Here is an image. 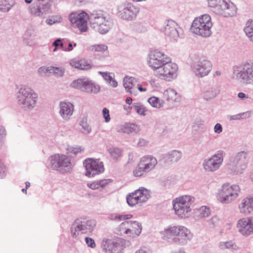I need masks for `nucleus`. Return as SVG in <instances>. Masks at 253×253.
I'll list each match as a JSON object with an SVG mask.
<instances>
[{
    "label": "nucleus",
    "mask_w": 253,
    "mask_h": 253,
    "mask_svg": "<svg viewBox=\"0 0 253 253\" xmlns=\"http://www.w3.org/2000/svg\"><path fill=\"white\" fill-rule=\"evenodd\" d=\"M139 131L138 126L134 123H127L120 126L118 131L126 133H137Z\"/></svg>",
    "instance_id": "33"
},
{
    "label": "nucleus",
    "mask_w": 253,
    "mask_h": 253,
    "mask_svg": "<svg viewBox=\"0 0 253 253\" xmlns=\"http://www.w3.org/2000/svg\"><path fill=\"white\" fill-rule=\"evenodd\" d=\"M7 171L6 168L3 165L0 161V177L2 178L5 175Z\"/></svg>",
    "instance_id": "58"
},
{
    "label": "nucleus",
    "mask_w": 253,
    "mask_h": 253,
    "mask_svg": "<svg viewBox=\"0 0 253 253\" xmlns=\"http://www.w3.org/2000/svg\"><path fill=\"white\" fill-rule=\"evenodd\" d=\"M6 135V130L2 126H0V139L4 140Z\"/></svg>",
    "instance_id": "61"
},
{
    "label": "nucleus",
    "mask_w": 253,
    "mask_h": 253,
    "mask_svg": "<svg viewBox=\"0 0 253 253\" xmlns=\"http://www.w3.org/2000/svg\"><path fill=\"white\" fill-rule=\"evenodd\" d=\"M191 68L197 77L203 78L208 76L212 70V63L207 58H200L193 62Z\"/></svg>",
    "instance_id": "15"
},
{
    "label": "nucleus",
    "mask_w": 253,
    "mask_h": 253,
    "mask_svg": "<svg viewBox=\"0 0 253 253\" xmlns=\"http://www.w3.org/2000/svg\"><path fill=\"white\" fill-rule=\"evenodd\" d=\"M238 231L244 236H249L253 233V218H242L237 224Z\"/></svg>",
    "instance_id": "23"
},
{
    "label": "nucleus",
    "mask_w": 253,
    "mask_h": 253,
    "mask_svg": "<svg viewBox=\"0 0 253 253\" xmlns=\"http://www.w3.org/2000/svg\"><path fill=\"white\" fill-rule=\"evenodd\" d=\"M131 108L133 109L137 113L140 115H145V112L146 111L145 107L140 103H134L132 104Z\"/></svg>",
    "instance_id": "44"
},
{
    "label": "nucleus",
    "mask_w": 253,
    "mask_h": 253,
    "mask_svg": "<svg viewBox=\"0 0 253 253\" xmlns=\"http://www.w3.org/2000/svg\"><path fill=\"white\" fill-rule=\"evenodd\" d=\"M220 88V86L218 84H213L204 88L203 91V98L206 100L213 99L219 94Z\"/></svg>",
    "instance_id": "27"
},
{
    "label": "nucleus",
    "mask_w": 253,
    "mask_h": 253,
    "mask_svg": "<svg viewBox=\"0 0 253 253\" xmlns=\"http://www.w3.org/2000/svg\"><path fill=\"white\" fill-rule=\"evenodd\" d=\"M84 150L81 146H76V147H71L70 146L68 148V150L70 153H73L75 155L78 154L79 153H81Z\"/></svg>",
    "instance_id": "51"
},
{
    "label": "nucleus",
    "mask_w": 253,
    "mask_h": 253,
    "mask_svg": "<svg viewBox=\"0 0 253 253\" xmlns=\"http://www.w3.org/2000/svg\"><path fill=\"white\" fill-rule=\"evenodd\" d=\"M218 247L222 250H228L232 252L237 251L240 249V248L234 240L220 242L219 243Z\"/></svg>",
    "instance_id": "34"
},
{
    "label": "nucleus",
    "mask_w": 253,
    "mask_h": 253,
    "mask_svg": "<svg viewBox=\"0 0 253 253\" xmlns=\"http://www.w3.org/2000/svg\"><path fill=\"white\" fill-rule=\"evenodd\" d=\"M132 216V215L130 214L124 215H117L115 216L114 219L121 221L122 220L129 219L131 218Z\"/></svg>",
    "instance_id": "57"
},
{
    "label": "nucleus",
    "mask_w": 253,
    "mask_h": 253,
    "mask_svg": "<svg viewBox=\"0 0 253 253\" xmlns=\"http://www.w3.org/2000/svg\"><path fill=\"white\" fill-rule=\"evenodd\" d=\"M250 117V112L247 111L246 112L239 113L236 115H230L227 117L229 121L240 120L241 119H246Z\"/></svg>",
    "instance_id": "43"
},
{
    "label": "nucleus",
    "mask_w": 253,
    "mask_h": 253,
    "mask_svg": "<svg viewBox=\"0 0 253 253\" xmlns=\"http://www.w3.org/2000/svg\"><path fill=\"white\" fill-rule=\"evenodd\" d=\"M134 29L137 32L143 33L147 31V27L141 23H137L134 26Z\"/></svg>",
    "instance_id": "50"
},
{
    "label": "nucleus",
    "mask_w": 253,
    "mask_h": 253,
    "mask_svg": "<svg viewBox=\"0 0 253 253\" xmlns=\"http://www.w3.org/2000/svg\"><path fill=\"white\" fill-rule=\"evenodd\" d=\"M247 163V153L241 151L238 153L230 160L227 165V168L230 173L238 175L243 173Z\"/></svg>",
    "instance_id": "11"
},
{
    "label": "nucleus",
    "mask_w": 253,
    "mask_h": 253,
    "mask_svg": "<svg viewBox=\"0 0 253 253\" xmlns=\"http://www.w3.org/2000/svg\"><path fill=\"white\" fill-rule=\"evenodd\" d=\"M96 224V221L93 219L84 218L76 219L71 227L72 236L76 238L80 233L82 234L91 233L94 229Z\"/></svg>",
    "instance_id": "10"
},
{
    "label": "nucleus",
    "mask_w": 253,
    "mask_h": 253,
    "mask_svg": "<svg viewBox=\"0 0 253 253\" xmlns=\"http://www.w3.org/2000/svg\"><path fill=\"white\" fill-rule=\"evenodd\" d=\"M195 198L189 195H185L175 198L172 201L173 208L175 213L179 217L185 218L192 211V205Z\"/></svg>",
    "instance_id": "7"
},
{
    "label": "nucleus",
    "mask_w": 253,
    "mask_h": 253,
    "mask_svg": "<svg viewBox=\"0 0 253 253\" xmlns=\"http://www.w3.org/2000/svg\"><path fill=\"white\" fill-rule=\"evenodd\" d=\"M87 185L88 187L93 190L97 189L100 188L98 180L94 181L92 183H88L87 184Z\"/></svg>",
    "instance_id": "59"
},
{
    "label": "nucleus",
    "mask_w": 253,
    "mask_h": 253,
    "mask_svg": "<svg viewBox=\"0 0 253 253\" xmlns=\"http://www.w3.org/2000/svg\"><path fill=\"white\" fill-rule=\"evenodd\" d=\"M145 173H148L153 169L157 164L156 158L151 155L143 157L139 162Z\"/></svg>",
    "instance_id": "26"
},
{
    "label": "nucleus",
    "mask_w": 253,
    "mask_h": 253,
    "mask_svg": "<svg viewBox=\"0 0 253 253\" xmlns=\"http://www.w3.org/2000/svg\"><path fill=\"white\" fill-rule=\"evenodd\" d=\"M136 82L135 79L133 77H126L124 80V86L126 91L129 92L131 95H136V86L135 83Z\"/></svg>",
    "instance_id": "31"
},
{
    "label": "nucleus",
    "mask_w": 253,
    "mask_h": 253,
    "mask_svg": "<svg viewBox=\"0 0 253 253\" xmlns=\"http://www.w3.org/2000/svg\"><path fill=\"white\" fill-rule=\"evenodd\" d=\"M80 125L84 129V133H89L91 132V128L86 122L82 121H81Z\"/></svg>",
    "instance_id": "53"
},
{
    "label": "nucleus",
    "mask_w": 253,
    "mask_h": 253,
    "mask_svg": "<svg viewBox=\"0 0 253 253\" xmlns=\"http://www.w3.org/2000/svg\"><path fill=\"white\" fill-rule=\"evenodd\" d=\"M178 66L171 60L165 63L156 72V76L159 78L168 82L171 81L177 76Z\"/></svg>",
    "instance_id": "17"
},
{
    "label": "nucleus",
    "mask_w": 253,
    "mask_h": 253,
    "mask_svg": "<svg viewBox=\"0 0 253 253\" xmlns=\"http://www.w3.org/2000/svg\"><path fill=\"white\" fill-rule=\"evenodd\" d=\"M163 97L166 101L169 103L178 102L180 100L179 95L174 89L171 88L164 91Z\"/></svg>",
    "instance_id": "30"
},
{
    "label": "nucleus",
    "mask_w": 253,
    "mask_h": 253,
    "mask_svg": "<svg viewBox=\"0 0 253 253\" xmlns=\"http://www.w3.org/2000/svg\"><path fill=\"white\" fill-rule=\"evenodd\" d=\"M38 95L30 87L21 86L17 93V103L20 108L26 111L33 109L37 105Z\"/></svg>",
    "instance_id": "4"
},
{
    "label": "nucleus",
    "mask_w": 253,
    "mask_h": 253,
    "mask_svg": "<svg viewBox=\"0 0 253 253\" xmlns=\"http://www.w3.org/2000/svg\"><path fill=\"white\" fill-rule=\"evenodd\" d=\"M139 11L138 7L130 2H127L118 6L117 14L122 19L132 21L135 19Z\"/></svg>",
    "instance_id": "14"
},
{
    "label": "nucleus",
    "mask_w": 253,
    "mask_h": 253,
    "mask_svg": "<svg viewBox=\"0 0 253 253\" xmlns=\"http://www.w3.org/2000/svg\"><path fill=\"white\" fill-rule=\"evenodd\" d=\"M213 130L215 133L219 134L222 132L223 128L220 124L217 123L214 126Z\"/></svg>",
    "instance_id": "60"
},
{
    "label": "nucleus",
    "mask_w": 253,
    "mask_h": 253,
    "mask_svg": "<svg viewBox=\"0 0 253 253\" xmlns=\"http://www.w3.org/2000/svg\"><path fill=\"white\" fill-rule=\"evenodd\" d=\"M52 67H53V69L51 73H53L56 77H60L64 75L65 73L64 68L54 66H52Z\"/></svg>",
    "instance_id": "49"
},
{
    "label": "nucleus",
    "mask_w": 253,
    "mask_h": 253,
    "mask_svg": "<svg viewBox=\"0 0 253 253\" xmlns=\"http://www.w3.org/2000/svg\"><path fill=\"white\" fill-rule=\"evenodd\" d=\"M144 173H146L144 172L143 167L141 166L140 163H139L138 166L133 171V175L136 177H140L142 176Z\"/></svg>",
    "instance_id": "48"
},
{
    "label": "nucleus",
    "mask_w": 253,
    "mask_h": 253,
    "mask_svg": "<svg viewBox=\"0 0 253 253\" xmlns=\"http://www.w3.org/2000/svg\"><path fill=\"white\" fill-rule=\"evenodd\" d=\"M90 26L101 34L107 33L112 27V20L102 10H94L88 16Z\"/></svg>",
    "instance_id": "3"
},
{
    "label": "nucleus",
    "mask_w": 253,
    "mask_h": 253,
    "mask_svg": "<svg viewBox=\"0 0 253 253\" xmlns=\"http://www.w3.org/2000/svg\"><path fill=\"white\" fill-rule=\"evenodd\" d=\"M98 181L99 187H104L109 182L110 179H102Z\"/></svg>",
    "instance_id": "63"
},
{
    "label": "nucleus",
    "mask_w": 253,
    "mask_h": 253,
    "mask_svg": "<svg viewBox=\"0 0 253 253\" xmlns=\"http://www.w3.org/2000/svg\"><path fill=\"white\" fill-rule=\"evenodd\" d=\"M108 152L112 158L116 161L122 155V151L117 147H111L108 149Z\"/></svg>",
    "instance_id": "42"
},
{
    "label": "nucleus",
    "mask_w": 253,
    "mask_h": 253,
    "mask_svg": "<svg viewBox=\"0 0 253 253\" xmlns=\"http://www.w3.org/2000/svg\"><path fill=\"white\" fill-rule=\"evenodd\" d=\"M74 105L70 102L61 101L59 103V114L65 121H68L73 114Z\"/></svg>",
    "instance_id": "24"
},
{
    "label": "nucleus",
    "mask_w": 253,
    "mask_h": 253,
    "mask_svg": "<svg viewBox=\"0 0 253 253\" xmlns=\"http://www.w3.org/2000/svg\"><path fill=\"white\" fill-rule=\"evenodd\" d=\"M100 86L94 84L91 81L86 79L83 91L87 93H97L100 91Z\"/></svg>",
    "instance_id": "35"
},
{
    "label": "nucleus",
    "mask_w": 253,
    "mask_h": 253,
    "mask_svg": "<svg viewBox=\"0 0 253 253\" xmlns=\"http://www.w3.org/2000/svg\"><path fill=\"white\" fill-rule=\"evenodd\" d=\"M130 243L123 238L109 239L104 238L101 248L105 253H123L124 249Z\"/></svg>",
    "instance_id": "9"
},
{
    "label": "nucleus",
    "mask_w": 253,
    "mask_h": 253,
    "mask_svg": "<svg viewBox=\"0 0 253 253\" xmlns=\"http://www.w3.org/2000/svg\"><path fill=\"white\" fill-rule=\"evenodd\" d=\"M89 50L93 52H102L107 50L108 47L106 45L95 44L89 47Z\"/></svg>",
    "instance_id": "47"
},
{
    "label": "nucleus",
    "mask_w": 253,
    "mask_h": 253,
    "mask_svg": "<svg viewBox=\"0 0 253 253\" xmlns=\"http://www.w3.org/2000/svg\"><path fill=\"white\" fill-rule=\"evenodd\" d=\"M85 241L88 247L92 248H94L95 247V243L93 239L89 237H85Z\"/></svg>",
    "instance_id": "56"
},
{
    "label": "nucleus",
    "mask_w": 253,
    "mask_h": 253,
    "mask_svg": "<svg viewBox=\"0 0 253 253\" xmlns=\"http://www.w3.org/2000/svg\"><path fill=\"white\" fill-rule=\"evenodd\" d=\"M238 97L241 100H244L247 99H251L248 95H246L245 93L240 92L238 94Z\"/></svg>",
    "instance_id": "64"
},
{
    "label": "nucleus",
    "mask_w": 253,
    "mask_h": 253,
    "mask_svg": "<svg viewBox=\"0 0 253 253\" xmlns=\"http://www.w3.org/2000/svg\"><path fill=\"white\" fill-rule=\"evenodd\" d=\"M196 215L199 218H205L211 214L210 208L207 206H202L195 211Z\"/></svg>",
    "instance_id": "39"
},
{
    "label": "nucleus",
    "mask_w": 253,
    "mask_h": 253,
    "mask_svg": "<svg viewBox=\"0 0 253 253\" xmlns=\"http://www.w3.org/2000/svg\"><path fill=\"white\" fill-rule=\"evenodd\" d=\"M135 253H152V251L146 247H141Z\"/></svg>",
    "instance_id": "62"
},
{
    "label": "nucleus",
    "mask_w": 253,
    "mask_h": 253,
    "mask_svg": "<svg viewBox=\"0 0 253 253\" xmlns=\"http://www.w3.org/2000/svg\"><path fill=\"white\" fill-rule=\"evenodd\" d=\"M38 32L34 29H27L23 36L24 42L29 46L35 45L38 36Z\"/></svg>",
    "instance_id": "28"
},
{
    "label": "nucleus",
    "mask_w": 253,
    "mask_h": 253,
    "mask_svg": "<svg viewBox=\"0 0 253 253\" xmlns=\"http://www.w3.org/2000/svg\"><path fill=\"white\" fill-rule=\"evenodd\" d=\"M244 30L249 40L253 42V20L247 21Z\"/></svg>",
    "instance_id": "40"
},
{
    "label": "nucleus",
    "mask_w": 253,
    "mask_h": 253,
    "mask_svg": "<svg viewBox=\"0 0 253 253\" xmlns=\"http://www.w3.org/2000/svg\"><path fill=\"white\" fill-rule=\"evenodd\" d=\"M129 228L128 237L135 238L139 235L142 231L141 224L136 221H127Z\"/></svg>",
    "instance_id": "29"
},
{
    "label": "nucleus",
    "mask_w": 253,
    "mask_h": 253,
    "mask_svg": "<svg viewBox=\"0 0 253 253\" xmlns=\"http://www.w3.org/2000/svg\"><path fill=\"white\" fill-rule=\"evenodd\" d=\"M181 158V152L178 150H172L165 155V159L166 161L171 162H177Z\"/></svg>",
    "instance_id": "36"
},
{
    "label": "nucleus",
    "mask_w": 253,
    "mask_h": 253,
    "mask_svg": "<svg viewBox=\"0 0 253 253\" xmlns=\"http://www.w3.org/2000/svg\"><path fill=\"white\" fill-rule=\"evenodd\" d=\"M27 3H31L33 0H24ZM50 5L48 0H34V2L29 7L31 15L37 17H42L46 14Z\"/></svg>",
    "instance_id": "18"
},
{
    "label": "nucleus",
    "mask_w": 253,
    "mask_h": 253,
    "mask_svg": "<svg viewBox=\"0 0 253 253\" xmlns=\"http://www.w3.org/2000/svg\"><path fill=\"white\" fill-rule=\"evenodd\" d=\"M51 167L53 169L62 173L69 172L72 169L74 164L70 157L63 154H55L49 158Z\"/></svg>",
    "instance_id": "12"
},
{
    "label": "nucleus",
    "mask_w": 253,
    "mask_h": 253,
    "mask_svg": "<svg viewBox=\"0 0 253 253\" xmlns=\"http://www.w3.org/2000/svg\"><path fill=\"white\" fill-rule=\"evenodd\" d=\"M220 222V219L216 215L212 216L207 221L209 227L211 228H213L218 226Z\"/></svg>",
    "instance_id": "46"
},
{
    "label": "nucleus",
    "mask_w": 253,
    "mask_h": 253,
    "mask_svg": "<svg viewBox=\"0 0 253 253\" xmlns=\"http://www.w3.org/2000/svg\"><path fill=\"white\" fill-rule=\"evenodd\" d=\"M102 114L105 122L106 123L109 122L110 121L109 110L106 108H104L102 110Z\"/></svg>",
    "instance_id": "54"
},
{
    "label": "nucleus",
    "mask_w": 253,
    "mask_h": 253,
    "mask_svg": "<svg viewBox=\"0 0 253 253\" xmlns=\"http://www.w3.org/2000/svg\"><path fill=\"white\" fill-rule=\"evenodd\" d=\"M128 225L127 221L122 223L119 227V234L122 236L128 237L129 228H128Z\"/></svg>",
    "instance_id": "45"
},
{
    "label": "nucleus",
    "mask_w": 253,
    "mask_h": 253,
    "mask_svg": "<svg viewBox=\"0 0 253 253\" xmlns=\"http://www.w3.org/2000/svg\"><path fill=\"white\" fill-rule=\"evenodd\" d=\"M98 74L101 75L103 79L106 81L107 83L110 82L111 80H112V76H110V73L107 72H102L101 71L98 72Z\"/></svg>",
    "instance_id": "55"
},
{
    "label": "nucleus",
    "mask_w": 253,
    "mask_h": 253,
    "mask_svg": "<svg viewBox=\"0 0 253 253\" xmlns=\"http://www.w3.org/2000/svg\"><path fill=\"white\" fill-rule=\"evenodd\" d=\"M148 102L153 107L161 108L164 107L165 101L162 99L156 96H152L148 99Z\"/></svg>",
    "instance_id": "38"
},
{
    "label": "nucleus",
    "mask_w": 253,
    "mask_h": 253,
    "mask_svg": "<svg viewBox=\"0 0 253 253\" xmlns=\"http://www.w3.org/2000/svg\"><path fill=\"white\" fill-rule=\"evenodd\" d=\"M240 191L238 185L225 183L218 189L216 197L221 203L229 204L238 197Z\"/></svg>",
    "instance_id": "8"
},
{
    "label": "nucleus",
    "mask_w": 253,
    "mask_h": 253,
    "mask_svg": "<svg viewBox=\"0 0 253 253\" xmlns=\"http://www.w3.org/2000/svg\"><path fill=\"white\" fill-rule=\"evenodd\" d=\"M14 0H0V11L8 12L15 5Z\"/></svg>",
    "instance_id": "37"
},
{
    "label": "nucleus",
    "mask_w": 253,
    "mask_h": 253,
    "mask_svg": "<svg viewBox=\"0 0 253 253\" xmlns=\"http://www.w3.org/2000/svg\"><path fill=\"white\" fill-rule=\"evenodd\" d=\"M239 212L243 214L247 215L253 212V197H248L244 198L238 206Z\"/></svg>",
    "instance_id": "25"
},
{
    "label": "nucleus",
    "mask_w": 253,
    "mask_h": 253,
    "mask_svg": "<svg viewBox=\"0 0 253 253\" xmlns=\"http://www.w3.org/2000/svg\"><path fill=\"white\" fill-rule=\"evenodd\" d=\"M84 165L85 168V174L89 177L99 174L104 171L103 163L99 159H86L84 161Z\"/></svg>",
    "instance_id": "19"
},
{
    "label": "nucleus",
    "mask_w": 253,
    "mask_h": 253,
    "mask_svg": "<svg viewBox=\"0 0 253 253\" xmlns=\"http://www.w3.org/2000/svg\"><path fill=\"white\" fill-rule=\"evenodd\" d=\"M70 64L75 68L85 70L91 68V65L84 59H73L70 61Z\"/></svg>",
    "instance_id": "32"
},
{
    "label": "nucleus",
    "mask_w": 253,
    "mask_h": 253,
    "mask_svg": "<svg viewBox=\"0 0 253 253\" xmlns=\"http://www.w3.org/2000/svg\"><path fill=\"white\" fill-rule=\"evenodd\" d=\"M162 30L166 37L173 41H176L180 37L179 33L182 30L178 24L171 19L164 22Z\"/></svg>",
    "instance_id": "21"
},
{
    "label": "nucleus",
    "mask_w": 253,
    "mask_h": 253,
    "mask_svg": "<svg viewBox=\"0 0 253 253\" xmlns=\"http://www.w3.org/2000/svg\"><path fill=\"white\" fill-rule=\"evenodd\" d=\"M224 155V152L219 150L211 157L205 159L202 164L205 171L213 172L218 170L222 165Z\"/></svg>",
    "instance_id": "13"
},
{
    "label": "nucleus",
    "mask_w": 253,
    "mask_h": 253,
    "mask_svg": "<svg viewBox=\"0 0 253 253\" xmlns=\"http://www.w3.org/2000/svg\"><path fill=\"white\" fill-rule=\"evenodd\" d=\"M53 67L52 66L49 67H44L42 66L39 68L38 72L41 75H43V74H46L47 73H51L52 69Z\"/></svg>",
    "instance_id": "52"
},
{
    "label": "nucleus",
    "mask_w": 253,
    "mask_h": 253,
    "mask_svg": "<svg viewBox=\"0 0 253 253\" xmlns=\"http://www.w3.org/2000/svg\"><path fill=\"white\" fill-rule=\"evenodd\" d=\"M171 60L170 57L158 50L151 51L149 54V66L154 70H158L165 64Z\"/></svg>",
    "instance_id": "20"
},
{
    "label": "nucleus",
    "mask_w": 253,
    "mask_h": 253,
    "mask_svg": "<svg viewBox=\"0 0 253 253\" xmlns=\"http://www.w3.org/2000/svg\"><path fill=\"white\" fill-rule=\"evenodd\" d=\"M150 197V192L144 187H141L134 192L129 193L126 196V201L130 207L136 205L141 206L146 202Z\"/></svg>",
    "instance_id": "16"
},
{
    "label": "nucleus",
    "mask_w": 253,
    "mask_h": 253,
    "mask_svg": "<svg viewBox=\"0 0 253 253\" xmlns=\"http://www.w3.org/2000/svg\"><path fill=\"white\" fill-rule=\"evenodd\" d=\"M162 238L169 242L185 245L193 238L190 230L183 226H173L165 228L161 232Z\"/></svg>",
    "instance_id": "1"
},
{
    "label": "nucleus",
    "mask_w": 253,
    "mask_h": 253,
    "mask_svg": "<svg viewBox=\"0 0 253 253\" xmlns=\"http://www.w3.org/2000/svg\"><path fill=\"white\" fill-rule=\"evenodd\" d=\"M212 26V23L211 16L206 14L195 18L192 22L190 30L196 35L203 38H207L211 35Z\"/></svg>",
    "instance_id": "5"
},
{
    "label": "nucleus",
    "mask_w": 253,
    "mask_h": 253,
    "mask_svg": "<svg viewBox=\"0 0 253 253\" xmlns=\"http://www.w3.org/2000/svg\"><path fill=\"white\" fill-rule=\"evenodd\" d=\"M86 79L79 78L72 82L70 84V86L73 88L80 89L83 91Z\"/></svg>",
    "instance_id": "41"
},
{
    "label": "nucleus",
    "mask_w": 253,
    "mask_h": 253,
    "mask_svg": "<svg viewBox=\"0 0 253 253\" xmlns=\"http://www.w3.org/2000/svg\"><path fill=\"white\" fill-rule=\"evenodd\" d=\"M208 5L216 14L225 17L236 15L237 8L229 0H208Z\"/></svg>",
    "instance_id": "6"
},
{
    "label": "nucleus",
    "mask_w": 253,
    "mask_h": 253,
    "mask_svg": "<svg viewBox=\"0 0 253 253\" xmlns=\"http://www.w3.org/2000/svg\"><path fill=\"white\" fill-rule=\"evenodd\" d=\"M232 78L246 85L253 86V60H249L234 66Z\"/></svg>",
    "instance_id": "2"
},
{
    "label": "nucleus",
    "mask_w": 253,
    "mask_h": 253,
    "mask_svg": "<svg viewBox=\"0 0 253 253\" xmlns=\"http://www.w3.org/2000/svg\"><path fill=\"white\" fill-rule=\"evenodd\" d=\"M86 15L84 12L72 13L69 19L74 27H78L81 32H84L87 29Z\"/></svg>",
    "instance_id": "22"
}]
</instances>
